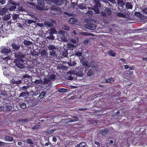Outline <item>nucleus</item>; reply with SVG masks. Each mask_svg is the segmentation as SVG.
Returning a JSON list of instances; mask_svg holds the SVG:
<instances>
[{
	"label": "nucleus",
	"instance_id": "nucleus-1",
	"mask_svg": "<svg viewBox=\"0 0 147 147\" xmlns=\"http://www.w3.org/2000/svg\"><path fill=\"white\" fill-rule=\"evenodd\" d=\"M14 55L15 57L16 58V60L15 61L16 65L19 68H24L25 66L23 64L24 62L23 59L25 57V55L21 52L15 53Z\"/></svg>",
	"mask_w": 147,
	"mask_h": 147
},
{
	"label": "nucleus",
	"instance_id": "nucleus-2",
	"mask_svg": "<svg viewBox=\"0 0 147 147\" xmlns=\"http://www.w3.org/2000/svg\"><path fill=\"white\" fill-rule=\"evenodd\" d=\"M38 6H36V8L42 11V9L46 10V9H44L45 5V3L44 2V0H38L37 1Z\"/></svg>",
	"mask_w": 147,
	"mask_h": 147
},
{
	"label": "nucleus",
	"instance_id": "nucleus-3",
	"mask_svg": "<svg viewBox=\"0 0 147 147\" xmlns=\"http://www.w3.org/2000/svg\"><path fill=\"white\" fill-rule=\"evenodd\" d=\"M112 13V11L110 8L107 7L105 9L104 12H101V14L104 17H106L111 15Z\"/></svg>",
	"mask_w": 147,
	"mask_h": 147
},
{
	"label": "nucleus",
	"instance_id": "nucleus-4",
	"mask_svg": "<svg viewBox=\"0 0 147 147\" xmlns=\"http://www.w3.org/2000/svg\"><path fill=\"white\" fill-rule=\"evenodd\" d=\"M59 33L61 40L64 41H66L67 37V33L65 31L62 30H60Z\"/></svg>",
	"mask_w": 147,
	"mask_h": 147
},
{
	"label": "nucleus",
	"instance_id": "nucleus-5",
	"mask_svg": "<svg viewBox=\"0 0 147 147\" xmlns=\"http://www.w3.org/2000/svg\"><path fill=\"white\" fill-rule=\"evenodd\" d=\"M86 28L90 30H94L96 28V25L94 24L91 23H88L85 25Z\"/></svg>",
	"mask_w": 147,
	"mask_h": 147
},
{
	"label": "nucleus",
	"instance_id": "nucleus-6",
	"mask_svg": "<svg viewBox=\"0 0 147 147\" xmlns=\"http://www.w3.org/2000/svg\"><path fill=\"white\" fill-rule=\"evenodd\" d=\"M55 23V21L51 19V22H44V24L47 27L51 28L54 26L53 24Z\"/></svg>",
	"mask_w": 147,
	"mask_h": 147
},
{
	"label": "nucleus",
	"instance_id": "nucleus-7",
	"mask_svg": "<svg viewBox=\"0 0 147 147\" xmlns=\"http://www.w3.org/2000/svg\"><path fill=\"white\" fill-rule=\"evenodd\" d=\"M1 49L2 52L5 54L9 53L11 51L10 48L5 47H2Z\"/></svg>",
	"mask_w": 147,
	"mask_h": 147
},
{
	"label": "nucleus",
	"instance_id": "nucleus-8",
	"mask_svg": "<svg viewBox=\"0 0 147 147\" xmlns=\"http://www.w3.org/2000/svg\"><path fill=\"white\" fill-rule=\"evenodd\" d=\"M84 57H82V59L80 60L81 62H82V61H83L82 62V65H83L85 67V70L86 71L87 70V68H89L90 67V66L88 62V61H84Z\"/></svg>",
	"mask_w": 147,
	"mask_h": 147
},
{
	"label": "nucleus",
	"instance_id": "nucleus-9",
	"mask_svg": "<svg viewBox=\"0 0 147 147\" xmlns=\"http://www.w3.org/2000/svg\"><path fill=\"white\" fill-rule=\"evenodd\" d=\"M51 2L59 6L63 4V1L62 0H50Z\"/></svg>",
	"mask_w": 147,
	"mask_h": 147
},
{
	"label": "nucleus",
	"instance_id": "nucleus-10",
	"mask_svg": "<svg viewBox=\"0 0 147 147\" xmlns=\"http://www.w3.org/2000/svg\"><path fill=\"white\" fill-rule=\"evenodd\" d=\"M11 46L14 51H18L20 48V45L18 43L13 42L11 44Z\"/></svg>",
	"mask_w": 147,
	"mask_h": 147
},
{
	"label": "nucleus",
	"instance_id": "nucleus-11",
	"mask_svg": "<svg viewBox=\"0 0 147 147\" xmlns=\"http://www.w3.org/2000/svg\"><path fill=\"white\" fill-rule=\"evenodd\" d=\"M90 65L93 69H94L96 70H98V67L95 65V62L94 61H92L90 62Z\"/></svg>",
	"mask_w": 147,
	"mask_h": 147
},
{
	"label": "nucleus",
	"instance_id": "nucleus-12",
	"mask_svg": "<svg viewBox=\"0 0 147 147\" xmlns=\"http://www.w3.org/2000/svg\"><path fill=\"white\" fill-rule=\"evenodd\" d=\"M3 105L5 106L4 107L5 108V109L7 111H10L12 109V107L8 103H6V102L4 101L3 102Z\"/></svg>",
	"mask_w": 147,
	"mask_h": 147
},
{
	"label": "nucleus",
	"instance_id": "nucleus-13",
	"mask_svg": "<svg viewBox=\"0 0 147 147\" xmlns=\"http://www.w3.org/2000/svg\"><path fill=\"white\" fill-rule=\"evenodd\" d=\"M8 11V8L5 7L1 8L0 10V15L1 16L5 15V13Z\"/></svg>",
	"mask_w": 147,
	"mask_h": 147
},
{
	"label": "nucleus",
	"instance_id": "nucleus-14",
	"mask_svg": "<svg viewBox=\"0 0 147 147\" xmlns=\"http://www.w3.org/2000/svg\"><path fill=\"white\" fill-rule=\"evenodd\" d=\"M99 133L102 135H105L106 134H108L109 132V131L108 129H104L100 130L99 131Z\"/></svg>",
	"mask_w": 147,
	"mask_h": 147
},
{
	"label": "nucleus",
	"instance_id": "nucleus-15",
	"mask_svg": "<svg viewBox=\"0 0 147 147\" xmlns=\"http://www.w3.org/2000/svg\"><path fill=\"white\" fill-rule=\"evenodd\" d=\"M117 2L118 6L119 7H123L125 4L123 0H117Z\"/></svg>",
	"mask_w": 147,
	"mask_h": 147
},
{
	"label": "nucleus",
	"instance_id": "nucleus-16",
	"mask_svg": "<svg viewBox=\"0 0 147 147\" xmlns=\"http://www.w3.org/2000/svg\"><path fill=\"white\" fill-rule=\"evenodd\" d=\"M125 7L127 9H132L133 6L132 3L129 2H126L125 4Z\"/></svg>",
	"mask_w": 147,
	"mask_h": 147
},
{
	"label": "nucleus",
	"instance_id": "nucleus-17",
	"mask_svg": "<svg viewBox=\"0 0 147 147\" xmlns=\"http://www.w3.org/2000/svg\"><path fill=\"white\" fill-rule=\"evenodd\" d=\"M48 32L50 34H53L54 33H55L57 32L56 30L55 27H53L49 29L48 31Z\"/></svg>",
	"mask_w": 147,
	"mask_h": 147
},
{
	"label": "nucleus",
	"instance_id": "nucleus-18",
	"mask_svg": "<svg viewBox=\"0 0 147 147\" xmlns=\"http://www.w3.org/2000/svg\"><path fill=\"white\" fill-rule=\"evenodd\" d=\"M48 53L45 50H42L41 53V56L44 57H48Z\"/></svg>",
	"mask_w": 147,
	"mask_h": 147
},
{
	"label": "nucleus",
	"instance_id": "nucleus-19",
	"mask_svg": "<svg viewBox=\"0 0 147 147\" xmlns=\"http://www.w3.org/2000/svg\"><path fill=\"white\" fill-rule=\"evenodd\" d=\"M92 9L94 11L96 14H98L100 13V11L98 7L94 6L92 8Z\"/></svg>",
	"mask_w": 147,
	"mask_h": 147
},
{
	"label": "nucleus",
	"instance_id": "nucleus-20",
	"mask_svg": "<svg viewBox=\"0 0 147 147\" xmlns=\"http://www.w3.org/2000/svg\"><path fill=\"white\" fill-rule=\"evenodd\" d=\"M93 69H90L87 73V75L88 76H91L94 74V71Z\"/></svg>",
	"mask_w": 147,
	"mask_h": 147
},
{
	"label": "nucleus",
	"instance_id": "nucleus-21",
	"mask_svg": "<svg viewBox=\"0 0 147 147\" xmlns=\"http://www.w3.org/2000/svg\"><path fill=\"white\" fill-rule=\"evenodd\" d=\"M69 22L70 24H74L77 23V20L75 18H71L69 20Z\"/></svg>",
	"mask_w": 147,
	"mask_h": 147
},
{
	"label": "nucleus",
	"instance_id": "nucleus-22",
	"mask_svg": "<svg viewBox=\"0 0 147 147\" xmlns=\"http://www.w3.org/2000/svg\"><path fill=\"white\" fill-rule=\"evenodd\" d=\"M11 59L9 57H6L3 58V63L2 64H8V62L9 60H10Z\"/></svg>",
	"mask_w": 147,
	"mask_h": 147
},
{
	"label": "nucleus",
	"instance_id": "nucleus-23",
	"mask_svg": "<svg viewBox=\"0 0 147 147\" xmlns=\"http://www.w3.org/2000/svg\"><path fill=\"white\" fill-rule=\"evenodd\" d=\"M43 84L45 85L46 84H50L51 83V80L48 78H44L43 79Z\"/></svg>",
	"mask_w": 147,
	"mask_h": 147
},
{
	"label": "nucleus",
	"instance_id": "nucleus-24",
	"mask_svg": "<svg viewBox=\"0 0 147 147\" xmlns=\"http://www.w3.org/2000/svg\"><path fill=\"white\" fill-rule=\"evenodd\" d=\"M23 42L24 45L26 46H29L32 44L31 42L25 39L24 40Z\"/></svg>",
	"mask_w": 147,
	"mask_h": 147
},
{
	"label": "nucleus",
	"instance_id": "nucleus-25",
	"mask_svg": "<svg viewBox=\"0 0 147 147\" xmlns=\"http://www.w3.org/2000/svg\"><path fill=\"white\" fill-rule=\"evenodd\" d=\"M86 145V142H80V144H78L75 147H84Z\"/></svg>",
	"mask_w": 147,
	"mask_h": 147
},
{
	"label": "nucleus",
	"instance_id": "nucleus-26",
	"mask_svg": "<svg viewBox=\"0 0 147 147\" xmlns=\"http://www.w3.org/2000/svg\"><path fill=\"white\" fill-rule=\"evenodd\" d=\"M5 139L6 141H11L13 140V138L8 136H6L5 137Z\"/></svg>",
	"mask_w": 147,
	"mask_h": 147
},
{
	"label": "nucleus",
	"instance_id": "nucleus-27",
	"mask_svg": "<svg viewBox=\"0 0 147 147\" xmlns=\"http://www.w3.org/2000/svg\"><path fill=\"white\" fill-rule=\"evenodd\" d=\"M47 47L49 50L53 51L54 49H56V48L55 46L52 45H50L47 46Z\"/></svg>",
	"mask_w": 147,
	"mask_h": 147
},
{
	"label": "nucleus",
	"instance_id": "nucleus-28",
	"mask_svg": "<svg viewBox=\"0 0 147 147\" xmlns=\"http://www.w3.org/2000/svg\"><path fill=\"white\" fill-rule=\"evenodd\" d=\"M114 51L113 50H109L108 53L109 55L112 57H115L116 55V54L114 52Z\"/></svg>",
	"mask_w": 147,
	"mask_h": 147
},
{
	"label": "nucleus",
	"instance_id": "nucleus-29",
	"mask_svg": "<svg viewBox=\"0 0 147 147\" xmlns=\"http://www.w3.org/2000/svg\"><path fill=\"white\" fill-rule=\"evenodd\" d=\"M68 54L67 50V49H64V50L62 52V55L64 57H65L67 56Z\"/></svg>",
	"mask_w": 147,
	"mask_h": 147
},
{
	"label": "nucleus",
	"instance_id": "nucleus-30",
	"mask_svg": "<svg viewBox=\"0 0 147 147\" xmlns=\"http://www.w3.org/2000/svg\"><path fill=\"white\" fill-rule=\"evenodd\" d=\"M105 81L107 82L112 83L114 82V79L113 78H110L105 79Z\"/></svg>",
	"mask_w": 147,
	"mask_h": 147
},
{
	"label": "nucleus",
	"instance_id": "nucleus-31",
	"mask_svg": "<svg viewBox=\"0 0 147 147\" xmlns=\"http://www.w3.org/2000/svg\"><path fill=\"white\" fill-rule=\"evenodd\" d=\"M86 14L89 18H91L93 15V12L92 11H89L86 12Z\"/></svg>",
	"mask_w": 147,
	"mask_h": 147
},
{
	"label": "nucleus",
	"instance_id": "nucleus-32",
	"mask_svg": "<svg viewBox=\"0 0 147 147\" xmlns=\"http://www.w3.org/2000/svg\"><path fill=\"white\" fill-rule=\"evenodd\" d=\"M73 118H74V119L69 120L68 121V122L69 123H71L73 122L77 121L78 120V117L76 116L73 117Z\"/></svg>",
	"mask_w": 147,
	"mask_h": 147
},
{
	"label": "nucleus",
	"instance_id": "nucleus-33",
	"mask_svg": "<svg viewBox=\"0 0 147 147\" xmlns=\"http://www.w3.org/2000/svg\"><path fill=\"white\" fill-rule=\"evenodd\" d=\"M57 53L56 51L54 50L49 52L50 55L53 57H54L56 55Z\"/></svg>",
	"mask_w": 147,
	"mask_h": 147
},
{
	"label": "nucleus",
	"instance_id": "nucleus-34",
	"mask_svg": "<svg viewBox=\"0 0 147 147\" xmlns=\"http://www.w3.org/2000/svg\"><path fill=\"white\" fill-rule=\"evenodd\" d=\"M10 16L9 14H7L6 15L5 14V15L3 17V19L4 20L7 21L10 19Z\"/></svg>",
	"mask_w": 147,
	"mask_h": 147
},
{
	"label": "nucleus",
	"instance_id": "nucleus-35",
	"mask_svg": "<svg viewBox=\"0 0 147 147\" xmlns=\"http://www.w3.org/2000/svg\"><path fill=\"white\" fill-rule=\"evenodd\" d=\"M46 93L44 91H42L40 94L39 97L40 99L43 98L44 96L46 95Z\"/></svg>",
	"mask_w": 147,
	"mask_h": 147
},
{
	"label": "nucleus",
	"instance_id": "nucleus-36",
	"mask_svg": "<svg viewBox=\"0 0 147 147\" xmlns=\"http://www.w3.org/2000/svg\"><path fill=\"white\" fill-rule=\"evenodd\" d=\"M68 65L70 66H75L76 64V63L75 61H72L71 60H70V62L68 63Z\"/></svg>",
	"mask_w": 147,
	"mask_h": 147
},
{
	"label": "nucleus",
	"instance_id": "nucleus-37",
	"mask_svg": "<svg viewBox=\"0 0 147 147\" xmlns=\"http://www.w3.org/2000/svg\"><path fill=\"white\" fill-rule=\"evenodd\" d=\"M117 16L118 17L125 18V16L122 13L119 12L117 13Z\"/></svg>",
	"mask_w": 147,
	"mask_h": 147
},
{
	"label": "nucleus",
	"instance_id": "nucleus-38",
	"mask_svg": "<svg viewBox=\"0 0 147 147\" xmlns=\"http://www.w3.org/2000/svg\"><path fill=\"white\" fill-rule=\"evenodd\" d=\"M29 93L28 92L26 91L22 92L21 93L19 97H23L26 96V95L28 94Z\"/></svg>",
	"mask_w": 147,
	"mask_h": 147
},
{
	"label": "nucleus",
	"instance_id": "nucleus-39",
	"mask_svg": "<svg viewBox=\"0 0 147 147\" xmlns=\"http://www.w3.org/2000/svg\"><path fill=\"white\" fill-rule=\"evenodd\" d=\"M95 3V5L94 6H96L97 7H100L101 4L99 0H95L94 1Z\"/></svg>",
	"mask_w": 147,
	"mask_h": 147
},
{
	"label": "nucleus",
	"instance_id": "nucleus-40",
	"mask_svg": "<svg viewBox=\"0 0 147 147\" xmlns=\"http://www.w3.org/2000/svg\"><path fill=\"white\" fill-rule=\"evenodd\" d=\"M16 5H13V6L10 5V7L8 8V10L10 11L14 10L16 8Z\"/></svg>",
	"mask_w": 147,
	"mask_h": 147
},
{
	"label": "nucleus",
	"instance_id": "nucleus-41",
	"mask_svg": "<svg viewBox=\"0 0 147 147\" xmlns=\"http://www.w3.org/2000/svg\"><path fill=\"white\" fill-rule=\"evenodd\" d=\"M67 89L64 88H59L58 89V91L60 93L61 92H67Z\"/></svg>",
	"mask_w": 147,
	"mask_h": 147
},
{
	"label": "nucleus",
	"instance_id": "nucleus-42",
	"mask_svg": "<svg viewBox=\"0 0 147 147\" xmlns=\"http://www.w3.org/2000/svg\"><path fill=\"white\" fill-rule=\"evenodd\" d=\"M26 22L27 24H30L32 23H35L36 22V21L35 20H27Z\"/></svg>",
	"mask_w": 147,
	"mask_h": 147
},
{
	"label": "nucleus",
	"instance_id": "nucleus-43",
	"mask_svg": "<svg viewBox=\"0 0 147 147\" xmlns=\"http://www.w3.org/2000/svg\"><path fill=\"white\" fill-rule=\"evenodd\" d=\"M83 70H82V71H78L76 73V75L78 76L82 77L83 76V73L82 72Z\"/></svg>",
	"mask_w": 147,
	"mask_h": 147
},
{
	"label": "nucleus",
	"instance_id": "nucleus-44",
	"mask_svg": "<svg viewBox=\"0 0 147 147\" xmlns=\"http://www.w3.org/2000/svg\"><path fill=\"white\" fill-rule=\"evenodd\" d=\"M34 82L36 84H40L43 83V81L41 80H35Z\"/></svg>",
	"mask_w": 147,
	"mask_h": 147
},
{
	"label": "nucleus",
	"instance_id": "nucleus-45",
	"mask_svg": "<svg viewBox=\"0 0 147 147\" xmlns=\"http://www.w3.org/2000/svg\"><path fill=\"white\" fill-rule=\"evenodd\" d=\"M20 107L22 109H24L26 107V105L25 103H22L20 104Z\"/></svg>",
	"mask_w": 147,
	"mask_h": 147
},
{
	"label": "nucleus",
	"instance_id": "nucleus-46",
	"mask_svg": "<svg viewBox=\"0 0 147 147\" xmlns=\"http://www.w3.org/2000/svg\"><path fill=\"white\" fill-rule=\"evenodd\" d=\"M46 38H47L49 39H53L55 37L53 36V34H49V35L47 36Z\"/></svg>",
	"mask_w": 147,
	"mask_h": 147
},
{
	"label": "nucleus",
	"instance_id": "nucleus-47",
	"mask_svg": "<svg viewBox=\"0 0 147 147\" xmlns=\"http://www.w3.org/2000/svg\"><path fill=\"white\" fill-rule=\"evenodd\" d=\"M19 17V15L15 14L12 17V20H16Z\"/></svg>",
	"mask_w": 147,
	"mask_h": 147
},
{
	"label": "nucleus",
	"instance_id": "nucleus-48",
	"mask_svg": "<svg viewBox=\"0 0 147 147\" xmlns=\"http://www.w3.org/2000/svg\"><path fill=\"white\" fill-rule=\"evenodd\" d=\"M9 4L13 5H17V3L12 0H9Z\"/></svg>",
	"mask_w": 147,
	"mask_h": 147
},
{
	"label": "nucleus",
	"instance_id": "nucleus-49",
	"mask_svg": "<svg viewBox=\"0 0 147 147\" xmlns=\"http://www.w3.org/2000/svg\"><path fill=\"white\" fill-rule=\"evenodd\" d=\"M67 47H68V48L71 49L72 48H73V47H74V45L73 44H71V43L69 44V43H68L67 44Z\"/></svg>",
	"mask_w": 147,
	"mask_h": 147
},
{
	"label": "nucleus",
	"instance_id": "nucleus-50",
	"mask_svg": "<svg viewBox=\"0 0 147 147\" xmlns=\"http://www.w3.org/2000/svg\"><path fill=\"white\" fill-rule=\"evenodd\" d=\"M75 54L77 56L80 57L82 56V53L81 52H80L79 51L76 52Z\"/></svg>",
	"mask_w": 147,
	"mask_h": 147
},
{
	"label": "nucleus",
	"instance_id": "nucleus-51",
	"mask_svg": "<svg viewBox=\"0 0 147 147\" xmlns=\"http://www.w3.org/2000/svg\"><path fill=\"white\" fill-rule=\"evenodd\" d=\"M55 78V76L54 74L50 75L49 76V78L50 79L54 80Z\"/></svg>",
	"mask_w": 147,
	"mask_h": 147
},
{
	"label": "nucleus",
	"instance_id": "nucleus-52",
	"mask_svg": "<svg viewBox=\"0 0 147 147\" xmlns=\"http://www.w3.org/2000/svg\"><path fill=\"white\" fill-rule=\"evenodd\" d=\"M40 93V91L37 89L34 92V94L35 96H37Z\"/></svg>",
	"mask_w": 147,
	"mask_h": 147
},
{
	"label": "nucleus",
	"instance_id": "nucleus-53",
	"mask_svg": "<svg viewBox=\"0 0 147 147\" xmlns=\"http://www.w3.org/2000/svg\"><path fill=\"white\" fill-rule=\"evenodd\" d=\"M82 34L85 36H89V35H93V34L91 33H88L87 32H83Z\"/></svg>",
	"mask_w": 147,
	"mask_h": 147
},
{
	"label": "nucleus",
	"instance_id": "nucleus-54",
	"mask_svg": "<svg viewBox=\"0 0 147 147\" xmlns=\"http://www.w3.org/2000/svg\"><path fill=\"white\" fill-rule=\"evenodd\" d=\"M79 7L80 9H86V7L84 6L83 5H79Z\"/></svg>",
	"mask_w": 147,
	"mask_h": 147
},
{
	"label": "nucleus",
	"instance_id": "nucleus-55",
	"mask_svg": "<svg viewBox=\"0 0 147 147\" xmlns=\"http://www.w3.org/2000/svg\"><path fill=\"white\" fill-rule=\"evenodd\" d=\"M40 127V126L39 125H37L33 126L32 128V129H38Z\"/></svg>",
	"mask_w": 147,
	"mask_h": 147
},
{
	"label": "nucleus",
	"instance_id": "nucleus-56",
	"mask_svg": "<svg viewBox=\"0 0 147 147\" xmlns=\"http://www.w3.org/2000/svg\"><path fill=\"white\" fill-rule=\"evenodd\" d=\"M26 142L30 144H33V141L30 139H28L26 140Z\"/></svg>",
	"mask_w": 147,
	"mask_h": 147
},
{
	"label": "nucleus",
	"instance_id": "nucleus-57",
	"mask_svg": "<svg viewBox=\"0 0 147 147\" xmlns=\"http://www.w3.org/2000/svg\"><path fill=\"white\" fill-rule=\"evenodd\" d=\"M6 0H0V3L2 5L4 4L5 3Z\"/></svg>",
	"mask_w": 147,
	"mask_h": 147
},
{
	"label": "nucleus",
	"instance_id": "nucleus-58",
	"mask_svg": "<svg viewBox=\"0 0 147 147\" xmlns=\"http://www.w3.org/2000/svg\"><path fill=\"white\" fill-rule=\"evenodd\" d=\"M28 88V86H24L23 87H22V90H24L26 91Z\"/></svg>",
	"mask_w": 147,
	"mask_h": 147
},
{
	"label": "nucleus",
	"instance_id": "nucleus-59",
	"mask_svg": "<svg viewBox=\"0 0 147 147\" xmlns=\"http://www.w3.org/2000/svg\"><path fill=\"white\" fill-rule=\"evenodd\" d=\"M3 57L2 55H0V63H3Z\"/></svg>",
	"mask_w": 147,
	"mask_h": 147
},
{
	"label": "nucleus",
	"instance_id": "nucleus-60",
	"mask_svg": "<svg viewBox=\"0 0 147 147\" xmlns=\"http://www.w3.org/2000/svg\"><path fill=\"white\" fill-rule=\"evenodd\" d=\"M18 9L19 10L21 11H24L25 10L24 8L22 7H20L18 8Z\"/></svg>",
	"mask_w": 147,
	"mask_h": 147
},
{
	"label": "nucleus",
	"instance_id": "nucleus-61",
	"mask_svg": "<svg viewBox=\"0 0 147 147\" xmlns=\"http://www.w3.org/2000/svg\"><path fill=\"white\" fill-rule=\"evenodd\" d=\"M21 83V81H14L13 82L14 84H19Z\"/></svg>",
	"mask_w": 147,
	"mask_h": 147
},
{
	"label": "nucleus",
	"instance_id": "nucleus-62",
	"mask_svg": "<svg viewBox=\"0 0 147 147\" xmlns=\"http://www.w3.org/2000/svg\"><path fill=\"white\" fill-rule=\"evenodd\" d=\"M110 1L113 4H115L116 3V2L115 0H108Z\"/></svg>",
	"mask_w": 147,
	"mask_h": 147
},
{
	"label": "nucleus",
	"instance_id": "nucleus-63",
	"mask_svg": "<svg viewBox=\"0 0 147 147\" xmlns=\"http://www.w3.org/2000/svg\"><path fill=\"white\" fill-rule=\"evenodd\" d=\"M102 147H108L107 143H103L102 145Z\"/></svg>",
	"mask_w": 147,
	"mask_h": 147
},
{
	"label": "nucleus",
	"instance_id": "nucleus-64",
	"mask_svg": "<svg viewBox=\"0 0 147 147\" xmlns=\"http://www.w3.org/2000/svg\"><path fill=\"white\" fill-rule=\"evenodd\" d=\"M73 79V76H68L67 78V79L69 80H71Z\"/></svg>",
	"mask_w": 147,
	"mask_h": 147
}]
</instances>
